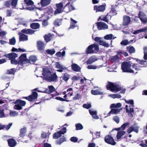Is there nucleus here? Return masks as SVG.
<instances>
[{"mask_svg": "<svg viewBox=\"0 0 147 147\" xmlns=\"http://www.w3.org/2000/svg\"><path fill=\"white\" fill-rule=\"evenodd\" d=\"M46 12L49 14L53 12V9L51 7H48L46 9Z\"/></svg>", "mask_w": 147, "mask_h": 147, "instance_id": "6e6d98bb", "label": "nucleus"}, {"mask_svg": "<svg viewBox=\"0 0 147 147\" xmlns=\"http://www.w3.org/2000/svg\"><path fill=\"white\" fill-rule=\"evenodd\" d=\"M120 44L121 45L126 46L129 44V42L128 40H123L121 41Z\"/></svg>", "mask_w": 147, "mask_h": 147, "instance_id": "bf43d9fd", "label": "nucleus"}, {"mask_svg": "<svg viewBox=\"0 0 147 147\" xmlns=\"http://www.w3.org/2000/svg\"><path fill=\"white\" fill-rule=\"evenodd\" d=\"M38 96V93L35 91H33L31 95L26 97H22L23 98L31 102L36 99Z\"/></svg>", "mask_w": 147, "mask_h": 147, "instance_id": "39448f33", "label": "nucleus"}, {"mask_svg": "<svg viewBox=\"0 0 147 147\" xmlns=\"http://www.w3.org/2000/svg\"><path fill=\"white\" fill-rule=\"evenodd\" d=\"M20 63L23 64L25 63H26L27 59L26 55V53H24L21 55L19 58Z\"/></svg>", "mask_w": 147, "mask_h": 147, "instance_id": "4468645a", "label": "nucleus"}, {"mask_svg": "<svg viewBox=\"0 0 147 147\" xmlns=\"http://www.w3.org/2000/svg\"><path fill=\"white\" fill-rule=\"evenodd\" d=\"M71 68L72 69L75 71H79L81 70V68L76 63L72 64L71 65Z\"/></svg>", "mask_w": 147, "mask_h": 147, "instance_id": "b1692460", "label": "nucleus"}, {"mask_svg": "<svg viewBox=\"0 0 147 147\" xmlns=\"http://www.w3.org/2000/svg\"><path fill=\"white\" fill-rule=\"evenodd\" d=\"M37 57L34 55L30 56L26 61V63H31L35 62L37 60Z\"/></svg>", "mask_w": 147, "mask_h": 147, "instance_id": "5701e85b", "label": "nucleus"}, {"mask_svg": "<svg viewBox=\"0 0 147 147\" xmlns=\"http://www.w3.org/2000/svg\"><path fill=\"white\" fill-rule=\"evenodd\" d=\"M61 19H57L55 20L53 24L55 26H59L61 24Z\"/></svg>", "mask_w": 147, "mask_h": 147, "instance_id": "37998d69", "label": "nucleus"}, {"mask_svg": "<svg viewBox=\"0 0 147 147\" xmlns=\"http://www.w3.org/2000/svg\"><path fill=\"white\" fill-rule=\"evenodd\" d=\"M83 107L87 109H88L91 107V105L90 104H84L83 105Z\"/></svg>", "mask_w": 147, "mask_h": 147, "instance_id": "338daca9", "label": "nucleus"}, {"mask_svg": "<svg viewBox=\"0 0 147 147\" xmlns=\"http://www.w3.org/2000/svg\"><path fill=\"white\" fill-rule=\"evenodd\" d=\"M127 51L130 54L134 53L135 52V49L134 48L131 46L127 47Z\"/></svg>", "mask_w": 147, "mask_h": 147, "instance_id": "2f4dec72", "label": "nucleus"}, {"mask_svg": "<svg viewBox=\"0 0 147 147\" xmlns=\"http://www.w3.org/2000/svg\"><path fill=\"white\" fill-rule=\"evenodd\" d=\"M131 21L130 17L127 16H125L123 17V25L124 26L128 25Z\"/></svg>", "mask_w": 147, "mask_h": 147, "instance_id": "dca6fc26", "label": "nucleus"}, {"mask_svg": "<svg viewBox=\"0 0 147 147\" xmlns=\"http://www.w3.org/2000/svg\"><path fill=\"white\" fill-rule=\"evenodd\" d=\"M91 94L94 95H101L103 94V93L97 90H92L91 91Z\"/></svg>", "mask_w": 147, "mask_h": 147, "instance_id": "79ce46f5", "label": "nucleus"}, {"mask_svg": "<svg viewBox=\"0 0 147 147\" xmlns=\"http://www.w3.org/2000/svg\"><path fill=\"white\" fill-rule=\"evenodd\" d=\"M109 13L110 14V19H111L112 16L116 15L117 14V11H116L114 6H112L111 7V10Z\"/></svg>", "mask_w": 147, "mask_h": 147, "instance_id": "aec40b11", "label": "nucleus"}, {"mask_svg": "<svg viewBox=\"0 0 147 147\" xmlns=\"http://www.w3.org/2000/svg\"><path fill=\"white\" fill-rule=\"evenodd\" d=\"M24 1L28 5H32L34 4V3L31 0H24Z\"/></svg>", "mask_w": 147, "mask_h": 147, "instance_id": "de8ad7c7", "label": "nucleus"}, {"mask_svg": "<svg viewBox=\"0 0 147 147\" xmlns=\"http://www.w3.org/2000/svg\"><path fill=\"white\" fill-rule=\"evenodd\" d=\"M57 76L56 74L55 73H53V74H51L50 76L47 77V80L49 82H56L57 78Z\"/></svg>", "mask_w": 147, "mask_h": 147, "instance_id": "ddd939ff", "label": "nucleus"}, {"mask_svg": "<svg viewBox=\"0 0 147 147\" xmlns=\"http://www.w3.org/2000/svg\"><path fill=\"white\" fill-rule=\"evenodd\" d=\"M109 16H110L109 15V13H108L107 15L103 17L102 16H101L100 17L98 20V21L100 19L101 20L108 23L109 22V20L107 18H109Z\"/></svg>", "mask_w": 147, "mask_h": 147, "instance_id": "7c9ffc66", "label": "nucleus"}, {"mask_svg": "<svg viewBox=\"0 0 147 147\" xmlns=\"http://www.w3.org/2000/svg\"><path fill=\"white\" fill-rule=\"evenodd\" d=\"M56 67L59 69H57V71L60 72H62L64 68L59 64V62H56L55 63Z\"/></svg>", "mask_w": 147, "mask_h": 147, "instance_id": "cd10ccee", "label": "nucleus"}, {"mask_svg": "<svg viewBox=\"0 0 147 147\" xmlns=\"http://www.w3.org/2000/svg\"><path fill=\"white\" fill-rule=\"evenodd\" d=\"M61 134L60 131H59L53 134V138L54 139H58L61 136Z\"/></svg>", "mask_w": 147, "mask_h": 147, "instance_id": "a19ab883", "label": "nucleus"}, {"mask_svg": "<svg viewBox=\"0 0 147 147\" xmlns=\"http://www.w3.org/2000/svg\"><path fill=\"white\" fill-rule=\"evenodd\" d=\"M76 129L79 130L82 129L83 128L82 125L80 123H78L76 124Z\"/></svg>", "mask_w": 147, "mask_h": 147, "instance_id": "09e8293b", "label": "nucleus"}, {"mask_svg": "<svg viewBox=\"0 0 147 147\" xmlns=\"http://www.w3.org/2000/svg\"><path fill=\"white\" fill-rule=\"evenodd\" d=\"M106 6V4L104 3L103 4L99 6L94 5V10L96 11V12H103L105 10Z\"/></svg>", "mask_w": 147, "mask_h": 147, "instance_id": "6e6552de", "label": "nucleus"}, {"mask_svg": "<svg viewBox=\"0 0 147 147\" xmlns=\"http://www.w3.org/2000/svg\"><path fill=\"white\" fill-rule=\"evenodd\" d=\"M99 50L98 45L95 43L91 44L87 48L86 52L87 54L93 53L94 51H97Z\"/></svg>", "mask_w": 147, "mask_h": 147, "instance_id": "7ed1b4c3", "label": "nucleus"}, {"mask_svg": "<svg viewBox=\"0 0 147 147\" xmlns=\"http://www.w3.org/2000/svg\"><path fill=\"white\" fill-rule=\"evenodd\" d=\"M16 69L15 68L8 69L7 71V74H8L14 75L16 72Z\"/></svg>", "mask_w": 147, "mask_h": 147, "instance_id": "ea45409f", "label": "nucleus"}, {"mask_svg": "<svg viewBox=\"0 0 147 147\" xmlns=\"http://www.w3.org/2000/svg\"><path fill=\"white\" fill-rule=\"evenodd\" d=\"M65 51H63L62 53L60 52H57L56 54V55L58 57H60L61 56H63L65 55Z\"/></svg>", "mask_w": 147, "mask_h": 147, "instance_id": "8fccbe9b", "label": "nucleus"}, {"mask_svg": "<svg viewBox=\"0 0 147 147\" xmlns=\"http://www.w3.org/2000/svg\"><path fill=\"white\" fill-rule=\"evenodd\" d=\"M35 31L31 29H24L22 30L21 32L26 34H32L34 33Z\"/></svg>", "mask_w": 147, "mask_h": 147, "instance_id": "bb28decb", "label": "nucleus"}, {"mask_svg": "<svg viewBox=\"0 0 147 147\" xmlns=\"http://www.w3.org/2000/svg\"><path fill=\"white\" fill-rule=\"evenodd\" d=\"M40 25L38 23H33L31 24V28L34 29H36L39 28Z\"/></svg>", "mask_w": 147, "mask_h": 147, "instance_id": "e433bc0d", "label": "nucleus"}, {"mask_svg": "<svg viewBox=\"0 0 147 147\" xmlns=\"http://www.w3.org/2000/svg\"><path fill=\"white\" fill-rule=\"evenodd\" d=\"M26 102L20 99H18L15 102L16 105L14 106V109L17 110H21L22 109V107L24 106L26 104Z\"/></svg>", "mask_w": 147, "mask_h": 147, "instance_id": "20e7f679", "label": "nucleus"}, {"mask_svg": "<svg viewBox=\"0 0 147 147\" xmlns=\"http://www.w3.org/2000/svg\"><path fill=\"white\" fill-rule=\"evenodd\" d=\"M55 99L57 100H59L62 101H65L67 102H69V100H68L64 99L60 97H57L55 98Z\"/></svg>", "mask_w": 147, "mask_h": 147, "instance_id": "864d4df0", "label": "nucleus"}, {"mask_svg": "<svg viewBox=\"0 0 147 147\" xmlns=\"http://www.w3.org/2000/svg\"><path fill=\"white\" fill-rule=\"evenodd\" d=\"M131 65L129 62L124 61L121 64V68L124 72L134 73V71L131 68Z\"/></svg>", "mask_w": 147, "mask_h": 147, "instance_id": "f03ea898", "label": "nucleus"}, {"mask_svg": "<svg viewBox=\"0 0 147 147\" xmlns=\"http://www.w3.org/2000/svg\"><path fill=\"white\" fill-rule=\"evenodd\" d=\"M51 36L50 34H46L44 36V39L46 42H49L51 40Z\"/></svg>", "mask_w": 147, "mask_h": 147, "instance_id": "c03bdc74", "label": "nucleus"}, {"mask_svg": "<svg viewBox=\"0 0 147 147\" xmlns=\"http://www.w3.org/2000/svg\"><path fill=\"white\" fill-rule=\"evenodd\" d=\"M97 26V28L98 30H101L108 28V26L105 23L99 22L96 23Z\"/></svg>", "mask_w": 147, "mask_h": 147, "instance_id": "9d476101", "label": "nucleus"}, {"mask_svg": "<svg viewBox=\"0 0 147 147\" xmlns=\"http://www.w3.org/2000/svg\"><path fill=\"white\" fill-rule=\"evenodd\" d=\"M12 123H9L7 125H4L5 128L7 130H9L12 125Z\"/></svg>", "mask_w": 147, "mask_h": 147, "instance_id": "0e129e2a", "label": "nucleus"}, {"mask_svg": "<svg viewBox=\"0 0 147 147\" xmlns=\"http://www.w3.org/2000/svg\"><path fill=\"white\" fill-rule=\"evenodd\" d=\"M142 67L138 63L133 64L132 65V67L136 71H139L141 70V68Z\"/></svg>", "mask_w": 147, "mask_h": 147, "instance_id": "72a5a7b5", "label": "nucleus"}, {"mask_svg": "<svg viewBox=\"0 0 147 147\" xmlns=\"http://www.w3.org/2000/svg\"><path fill=\"white\" fill-rule=\"evenodd\" d=\"M90 114L92 116V118L94 119H99L98 116L97 115V112L96 111H92L90 110H89Z\"/></svg>", "mask_w": 147, "mask_h": 147, "instance_id": "a878e982", "label": "nucleus"}, {"mask_svg": "<svg viewBox=\"0 0 147 147\" xmlns=\"http://www.w3.org/2000/svg\"><path fill=\"white\" fill-rule=\"evenodd\" d=\"M145 16V15L142 11H140L139 12L138 14V17L143 24L147 22V17L144 18Z\"/></svg>", "mask_w": 147, "mask_h": 147, "instance_id": "9b49d317", "label": "nucleus"}, {"mask_svg": "<svg viewBox=\"0 0 147 147\" xmlns=\"http://www.w3.org/2000/svg\"><path fill=\"white\" fill-rule=\"evenodd\" d=\"M11 63L12 64L17 65L20 64L19 61H18L15 59H12L11 60Z\"/></svg>", "mask_w": 147, "mask_h": 147, "instance_id": "13d9d810", "label": "nucleus"}, {"mask_svg": "<svg viewBox=\"0 0 147 147\" xmlns=\"http://www.w3.org/2000/svg\"><path fill=\"white\" fill-rule=\"evenodd\" d=\"M139 127L135 125H132L127 130V132L129 134L132 131H134L136 133L138 132Z\"/></svg>", "mask_w": 147, "mask_h": 147, "instance_id": "f8f14e48", "label": "nucleus"}, {"mask_svg": "<svg viewBox=\"0 0 147 147\" xmlns=\"http://www.w3.org/2000/svg\"><path fill=\"white\" fill-rule=\"evenodd\" d=\"M20 41H24L28 40V36L21 33L19 37Z\"/></svg>", "mask_w": 147, "mask_h": 147, "instance_id": "c756f323", "label": "nucleus"}, {"mask_svg": "<svg viewBox=\"0 0 147 147\" xmlns=\"http://www.w3.org/2000/svg\"><path fill=\"white\" fill-rule=\"evenodd\" d=\"M144 59L145 60H147V47H145L144 48Z\"/></svg>", "mask_w": 147, "mask_h": 147, "instance_id": "a18cd8bd", "label": "nucleus"}, {"mask_svg": "<svg viewBox=\"0 0 147 147\" xmlns=\"http://www.w3.org/2000/svg\"><path fill=\"white\" fill-rule=\"evenodd\" d=\"M70 4L69 2L67 3L63 8L64 11L66 13H68L75 9L72 5Z\"/></svg>", "mask_w": 147, "mask_h": 147, "instance_id": "1a4fd4ad", "label": "nucleus"}, {"mask_svg": "<svg viewBox=\"0 0 147 147\" xmlns=\"http://www.w3.org/2000/svg\"><path fill=\"white\" fill-rule=\"evenodd\" d=\"M65 141H66L65 138L63 136L60 138L59 140L56 141V144L57 145H61Z\"/></svg>", "mask_w": 147, "mask_h": 147, "instance_id": "4c0bfd02", "label": "nucleus"}, {"mask_svg": "<svg viewBox=\"0 0 147 147\" xmlns=\"http://www.w3.org/2000/svg\"><path fill=\"white\" fill-rule=\"evenodd\" d=\"M51 0H41L40 3L42 7H45L48 5L51 2Z\"/></svg>", "mask_w": 147, "mask_h": 147, "instance_id": "393cba45", "label": "nucleus"}, {"mask_svg": "<svg viewBox=\"0 0 147 147\" xmlns=\"http://www.w3.org/2000/svg\"><path fill=\"white\" fill-rule=\"evenodd\" d=\"M119 59V57L118 55H116L112 57L111 58V61L113 63L117 62Z\"/></svg>", "mask_w": 147, "mask_h": 147, "instance_id": "f704fd0d", "label": "nucleus"}, {"mask_svg": "<svg viewBox=\"0 0 147 147\" xmlns=\"http://www.w3.org/2000/svg\"><path fill=\"white\" fill-rule=\"evenodd\" d=\"M105 141L107 143L112 145H115L116 144L113 138L110 135H107L105 136Z\"/></svg>", "mask_w": 147, "mask_h": 147, "instance_id": "423d86ee", "label": "nucleus"}, {"mask_svg": "<svg viewBox=\"0 0 147 147\" xmlns=\"http://www.w3.org/2000/svg\"><path fill=\"white\" fill-rule=\"evenodd\" d=\"M26 132V127H24L20 129L19 134L20 136L21 137L23 138L25 136Z\"/></svg>", "mask_w": 147, "mask_h": 147, "instance_id": "473e14b6", "label": "nucleus"}, {"mask_svg": "<svg viewBox=\"0 0 147 147\" xmlns=\"http://www.w3.org/2000/svg\"><path fill=\"white\" fill-rule=\"evenodd\" d=\"M70 77V75L67 72L63 73L62 76L60 78L62 79L64 81L67 82Z\"/></svg>", "mask_w": 147, "mask_h": 147, "instance_id": "6ab92c4d", "label": "nucleus"}, {"mask_svg": "<svg viewBox=\"0 0 147 147\" xmlns=\"http://www.w3.org/2000/svg\"><path fill=\"white\" fill-rule=\"evenodd\" d=\"M70 140L72 142H76L78 141V138L76 137H72L71 138Z\"/></svg>", "mask_w": 147, "mask_h": 147, "instance_id": "e2e57ef3", "label": "nucleus"}, {"mask_svg": "<svg viewBox=\"0 0 147 147\" xmlns=\"http://www.w3.org/2000/svg\"><path fill=\"white\" fill-rule=\"evenodd\" d=\"M16 40L15 38H12L9 40V44L11 45H14L16 43Z\"/></svg>", "mask_w": 147, "mask_h": 147, "instance_id": "603ef678", "label": "nucleus"}, {"mask_svg": "<svg viewBox=\"0 0 147 147\" xmlns=\"http://www.w3.org/2000/svg\"><path fill=\"white\" fill-rule=\"evenodd\" d=\"M48 88L49 89V91L47 89L45 91V92L48 94H50V93H52L53 92L55 91V89L53 86H48Z\"/></svg>", "mask_w": 147, "mask_h": 147, "instance_id": "c9c22d12", "label": "nucleus"}, {"mask_svg": "<svg viewBox=\"0 0 147 147\" xmlns=\"http://www.w3.org/2000/svg\"><path fill=\"white\" fill-rule=\"evenodd\" d=\"M129 124V123L128 122L125 123L122 125H121V126L120 127L121 128V129L122 130H124L125 129L126 127Z\"/></svg>", "mask_w": 147, "mask_h": 147, "instance_id": "4d7b16f0", "label": "nucleus"}, {"mask_svg": "<svg viewBox=\"0 0 147 147\" xmlns=\"http://www.w3.org/2000/svg\"><path fill=\"white\" fill-rule=\"evenodd\" d=\"M137 61L138 62L139 64L141 65H145V63L146 62V61L143 60H140L137 59Z\"/></svg>", "mask_w": 147, "mask_h": 147, "instance_id": "052dcab7", "label": "nucleus"}, {"mask_svg": "<svg viewBox=\"0 0 147 147\" xmlns=\"http://www.w3.org/2000/svg\"><path fill=\"white\" fill-rule=\"evenodd\" d=\"M46 52L48 54L53 55L55 54V51L54 49L52 50L48 49L46 51Z\"/></svg>", "mask_w": 147, "mask_h": 147, "instance_id": "49530a36", "label": "nucleus"}, {"mask_svg": "<svg viewBox=\"0 0 147 147\" xmlns=\"http://www.w3.org/2000/svg\"><path fill=\"white\" fill-rule=\"evenodd\" d=\"M113 36L112 34H107L104 36V38L106 40H111Z\"/></svg>", "mask_w": 147, "mask_h": 147, "instance_id": "3c124183", "label": "nucleus"}, {"mask_svg": "<svg viewBox=\"0 0 147 147\" xmlns=\"http://www.w3.org/2000/svg\"><path fill=\"white\" fill-rule=\"evenodd\" d=\"M57 9L55 11V14L59 13L62 12V9L63 7V4L60 3L56 4Z\"/></svg>", "mask_w": 147, "mask_h": 147, "instance_id": "2eb2a0df", "label": "nucleus"}, {"mask_svg": "<svg viewBox=\"0 0 147 147\" xmlns=\"http://www.w3.org/2000/svg\"><path fill=\"white\" fill-rule=\"evenodd\" d=\"M18 113H17L16 111H11L10 112V115L11 116H14L18 115Z\"/></svg>", "mask_w": 147, "mask_h": 147, "instance_id": "774afa93", "label": "nucleus"}, {"mask_svg": "<svg viewBox=\"0 0 147 147\" xmlns=\"http://www.w3.org/2000/svg\"><path fill=\"white\" fill-rule=\"evenodd\" d=\"M7 142L8 145L10 147H14L17 144L15 140L13 138H10L8 139Z\"/></svg>", "mask_w": 147, "mask_h": 147, "instance_id": "4be33fe9", "label": "nucleus"}, {"mask_svg": "<svg viewBox=\"0 0 147 147\" xmlns=\"http://www.w3.org/2000/svg\"><path fill=\"white\" fill-rule=\"evenodd\" d=\"M122 105L120 103H117L116 104H112L110 106V108L111 109L113 108H118L121 107Z\"/></svg>", "mask_w": 147, "mask_h": 147, "instance_id": "58836bf2", "label": "nucleus"}, {"mask_svg": "<svg viewBox=\"0 0 147 147\" xmlns=\"http://www.w3.org/2000/svg\"><path fill=\"white\" fill-rule=\"evenodd\" d=\"M52 73L51 71H50L49 69L45 68L43 69L42 71V74L44 77H46L47 79V77H49V76Z\"/></svg>", "mask_w": 147, "mask_h": 147, "instance_id": "a211bd4d", "label": "nucleus"}, {"mask_svg": "<svg viewBox=\"0 0 147 147\" xmlns=\"http://www.w3.org/2000/svg\"><path fill=\"white\" fill-rule=\"evenodd\" d=\"M18 0H13L11 2V5L14 7H16L17 4Z\"/></svg>", "mask_w": 147, "mask_h": 147, "instance_id": "680f3d73", "label": "nucleus"}, {"mask_svg": "<svg viewBox=\"0 0 147 147\" xmlns=\"http://www.w3.org/2000/svg\"><path fill=\"white\" fill-rule=\"evenodd\" d=\"M37 45L38 50L40 51L43 50L45 46L44 43L41 41H38L37 42Z\"/></svg>", "mask_w": 147, "mask_h": 147, "instance_id": "412c9836", "label": "nucleus"}, {"mask_svg": "<svg viewBox=\"0 0 147 147\" xmlns=\"http://www.w3.org/2000/svg\"><path fill=\"white\" fill-rule=\"evenodd\" d=\"M106 87L107 90L113 92L115 91L117 92L119 91L122 89L121 87H118L116 84L110 82H108Z\"/></svg>", "mask_w": 147, "mask_h": 147, "instance_id": "f257e3e1", "label": "nucleus"}, {"mask_svg": "<svg viewBox=\"0 0 147 147\" xmlns=\"http://www.w3.org/2000/svg\"><path fill=\"white\" fill-rule=\"evenodd\" d=\"M94 40L95 41L97 42L100 45L104 46L106 47H109V45L106 42L101 40L100 37H96L94 38Z\"/></svg>", "mask_w": 147, "mask_h": 147, "instance_id": "0eeeda50", "label": "nucleus"}, {"mask_svg": "<svg viewBox=\"0 0 147 147\" xmlns=\"http://www.w3.org/2000/svg\"><path fill=\"white\" fill-rule=\"evenodd\" d=\"M3 56L11 60L13 59H15L18 57V54L14 53H11L8 54H6L4 55Z\"/></svg>", "mask_w": 147, "mask_h": 147, "instance_id": "f3484780", "label": "nucleus"}, {"mask_svg": "<svg viewBox=\"0 0 147 147\" xmlns=\"http://www.w3.org/2000/svg\"><path fill=\"white\" fill-rule=\"evenodd\" d=\"M126 132L123 131H120L118 132L116 137L117 140H119L121 139V137L124 135Z\"/></svg>", "mask_w": 147, "mask_h": 147, "instance_id": "c85d7f7f", "label": "nucleus"}, {"mask_svg": "<svg viewBox=\"0 0 147 147\" xmlns=\"http://www.w3.org/2000/svg\"><path fill=\"white\" fill-rule=\"evenodd\" d=\"M59 131H60L61 134H63L66 133V129L65 127H63L61 129V130Z\"/></svg>", "mask_w": 147, "mask_h": 147, "instance_id": "69168bd1", "label": "nucleus"}, {"mask_svg": "<svg viewBox=\"0 0 147 147\" xmlns=\"http://www.w3.org/2000/svg\"><path fill=\"white\" fill-rule=\"evenodd\" d=\"M125 102L126 103L132 105V107H134V100H127L126 99L125 100Z\"/></svg>", "mask_w": 147, "mask_h": 147, "instance_id": "5fc2aeb1", "label": "nucleus"}]
</instances>
